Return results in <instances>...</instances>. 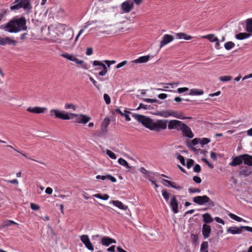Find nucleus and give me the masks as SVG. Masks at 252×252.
Wrapping results in <instances>:
<instances>
[{"label":"nucleus","instance_id":"b1692460","mask_svg":"<svg viewBox=\"0 0 252 252\" xmlns=\"http://www.w3.org/2000/svg\"><path fill=\"white\" fill-rule=\"evenodd\" d=\"M96 179H100L101 180H105L107 179L110 180L113 183H115L117 182L116 179L110 174H107L106 175H97L96 176Z\"/></svg>","mask_w":252,"mask_h":252},{"label":"nucleus","instance_id":"cd10ccee","mask_svg":"<svg viewBox=\"0 0 252 252\" xmlns=\"http://www.w3.org/2000/svg\"><path fill=\"white\" fill-rule=\"evenodd\" d=\"M110 120L108 118H105L103 120L101 126V130L102 132L105 133L107 131V126L109 125Z\"/></svg>","mask_w":252,"mask_h":252},{"label":"nucleus","instance_id":"a18cd8bd","mask_svg":"<svg viewBox=\"0 0 252 252\" xmlns=\"http://www.w3.org/2000/svg\"><path fill=\"white\" fill-rule=\"evenodd\" d=\"M160 115L164 118L169 117L171 116V110L161 111Z\"/></svg>","mask_w":252,"mask_h":252},{"label":"nucleus","instance_id":"7ed1b4c3","mask_svg":"<svg viewBox=\"0 0 252 252\" xmlns=\"http://www.w3.org/2000/svg\"><path fill=\"white\" fill-rule=\"evenodd\" d=\"M49 113L50 116L53 117L54 116L56 119H60L63 120H70L78 116L77 114L74 113H67L63 111L56 109H51Z\"/></svg>","mask_w":252,"mask_h":252},{"label":"nucleus","instance_id":"6e6d98bb","mask_svg":"<svg viewBox=\"0 0 252 252\" xmlns=\"http://www.w3.org/2000/svg\"><path fill=\"white\" fill-rule=\"evenodd\" d=\"M103 98L105 103L107 104H109L111 102V98L109 95L107 94H104L103 95Z\"/></svg>","mask_w":252,"mask_h":252},{"label":"nucleus","instance_id":"f704fd0d","mask_svg":"<svg viewBox=\"0 0 252 252\" xmlns=\"http://www.w3.org/2000/svg\"><path fill=\"white\" fill-rule=\"evenodd\" d=\"M202 38L207 39L211 42H214L217 41V38L214 34H210L208 35H203L201 37Z\"/></svg>","mask_w":252,"mask_h":252},{"label":"nucleus","instance_id":"6e6552de","mask_svg":"<svg viewBox=\"0 0 252 252\" xmlns=\"http://www.w3.org/2000/svg\"><path fill=\"white\" fill-rule=\"evenodd\" d=\"M168 121L167 120H159L154 122L152 130L159 132L166 128Z\"/></svg>","mask_w":252,"mask_h":252},{"label":"nucleus","instance_id":"c9c22d12","mask_svg":"<svg viewBox=\"0 0 252 252\" xmlns=\"http://www.w3.org/2000/svg\"><path fill=\"white\" fill-rule=\"evenodd\" d=\"M228 216L232 219L238 221V222H241L244 221L246 222V221L244 220L243 219L237 216V215L229 212L227 214Z\"/></svg>","mask_w":252,"mask_h":252},{"label":"nucleus","instance_id":"de8ad7c7","mask_svg":"<svg viewBox=\"0 0 252 252\" xmlns=\"http://www.w3.org/2000/svg\"><path fill=\"white\" fill-rule=\"evenodd\" d=\"M106 154L109 156L110 158L113 159H116L117 158V156L115 153L108 149L106 150Z\"/></svg>","mask_w":252,"mask_h":252},{"label":"nucleus","instance_id":"603ef678","mask_svg":"<svg viewBox=\"0 0 252 252\" xmlns=\"http://www.w3.org/2000/svg\"><path fill=\"white\" fill-rule=\"evenodd\" d=\"M210 142V140L207 138H200L199 143L202 146L209 143Z\"/></svg>","mask_w":252,"mask_h":252},{"label":"nucleus","instance_id":"a19ab883","mask_svg":"<svg viewBox=\"0 0 252 252\" xmlns=\"http://www.w3.org/2000/svg\"><path fill=\"white\" fill-rule=\"evenodd\" d=\"M6 147H9V148H12V149H13L15 151H16L17 152H18V153H19L21 154L23 156H24L25 157H26V158H28V159H31V160H33V161H37V162H39V163H41V164H44V165L45 164V163H44V162H42V161H37V160H35V159H33V158H30V157H28L26 154H23V153H22L20 151H18V150H16V149H14V148L12 146H11V145H7V146H6Z\"/></svg>","mask_w":252,"mask_h":252},{"label":"nucleus","instance_id":"ea45409f","mask_svg":"<svg viewBox=\"0 0 252 252\" xmlns=\"http://www.w3.org/2000/svg\"><path fill=\"white\" fill-rule=\"evenodd\" d=\"M118 162L121 165L125 167L126 169H130L128 162L124 158H120L118 159Z\"/></svg>","mask_w":252,"mask_h":252},{"label":"nucleus","instance_id":"49530a36","mask_svg":"<svg viewBox=\"0 0 252 252\" xmlns=\"http://www.w3.org/2000/svg\"><path fill=\"white\" fill-rule=\"evenodd\" d=\"M200 142V138H195L192 140L190 143H188L189 147H192V146H195L198 144Z\"/></svg>","mask_w":252,"mask_h":252},{"label":"nucleus","instance_id":"69168bd1","mask_svg":"<svg viewBox=\"0 0 252 252\" xmlns=\"http://www.w3.org/2000/svg\"><path fill=\"white\" fill-rule=\"evenodd\" d=\"M193 180L197 184H200L201 182V178L199 177L196 176H195L193 177Z\"/></svg>","mask_w":252,"mask_h":252},{"label":"nucleus","instance_id":"6ab92c4d","mask_svg":"<svg viewBox=\"0 0 252 252\" xmlns=\"http://www.w3.org/2000/svg\"><path fill=\"white\" fill-rule=\"evenodd\" d=\"M174 38L172 35L169 34H164L160 43V48H161L168 43L174 40Z\"/></svg>","mask_w":252,"mask_h":252},{"label":"nucleus","instance_id":"37998d69","mask_svg":"<svg viewBox=\"0 0 252 252\" xmlns=\"http://www.w3.org/2000/svg\"><path fill=\"white\" fill-rule=\"evenodd\" d=\"M94 196L103 200H108L109 198V196L107 194H105L103 195H102L101 194H95L94 195Z\"/></svg>","mask_w":252,"mask_h":252},{"label":"nucleus","instance_id":"423d86ee","mask_svg":"<svg viewBox=\"0 0 252 252\" xmlns=\"http://www.w3.org/2000/svg\"><path fill=\"white\" fill-rule=\"evenodd\" d=\"M61 56L66 60L75 62L78 64L81 65L82 67L84 69H88V66L87 63H84L82 60H80L72 54L64 53L61 54Z\"/></svg>","mask_w":252,"mask_h":252},{"label":"nucleus","instance_id":"680f3d73","mask_svg":"<svg viewBox=\"0 0 252 252\" xmlns=\"http://www.w3.org/2000/svg\"><path fill=\"white\" fill-rule=\"evenodd\" d=\"M193 169L194 172L199 173L201 171V167L199 164H196L193 167Z\"/></svg>","mask_w":252,"mask_h":252},{"label":"nucleus","instance_id":"052dcab7","mask_svg":"<svg viewBox=\"0 0 252 252\" xmlns=\"http://www.w3.org/2000/svg\"><path fill=\"white\" fill-rule=\"evenodd\" d=\"M188 191L190 193H193L195 192L199 193L201 191L200 189L195 188H189L188 189Z\"/></svg>","mask_w":252,"mask_h":252},{"label":"nucleus","instance_id":"79ce46f5","mask_svg":"<svg viewBox=\"0 0 252 252\" xmlns=\"http://www.w3.org/2000/svg\"><path fill=\"white\" fill-rule=\"evenodd\" d=\"M208 244L207 242H203L201 245L200 252H208Z\"/></svg>","mask_w":252,"mask_h":252},{"label":"nucleus","instance_id":"4be33fe9","mask_svg":"<svg viewBox=\"0 0 252 252\" xmlns=\"http://www.w3.org/2000/svg\"><path fill=\"white\" fill-rule=\"evenodd\" d=\"M252 171L250 167L247 166L242 167L240 168L239 175L240 176L247 177L252 174Z\"/></svg>","mask_w":252,"mask_h":252},{"label":"nucleus","instance_id":"c85d7f7f","mask_svg":"<svg viewBox=\"0 0 252 252\" xmlns=\"http://www.w3.org/2000/svg\"><path fill=\"white\" fill-rule=\"evenodd\" d=\"M244 163L249 166H252V156L243 154Z\"/></svg>","mask_w":252,"mask_h":252},{"label":"nucleus","instance_id":"5fc2aeb1","mask_svg":"<svg viewBox=\"0 0 252 252\" xmlns=\"http://www.w3.org/2000/svg\"><path fill=\"white\" fill-rule=\"evenodd\" d=\"M161 192L163 198L167 202L169 200V194L165 190H162Z\"/></svg>","mask_w":252,"mask_h":252},{"label":"nucleus","instance_id":"39448f33","mask_svg":"<svg viewBox=\"0 0 252 252\" xmlns=\"http://www.w3.org/2000/svg\"><path fill=\"white\" fill-rule=\"evenodd\" d=\"M21 8H23L26 12H30L32 9L31 0H21L18 3L10 6L11 10L19 9Z\"/></svg>","mask_w":252,"mask_h":252},{"label":"nucleus","instance_id":"4468645a","mask_svg":"<svg viewBox=\"0 0 252 252\" xmlns=\"http://www.w3.org/2000/svg\"><path fill=\"white\" fill-rule=\"evenodd\" d=\"M47 110L46 107H42L39 106H35L34 107H29L27 109V111L29 112L39 114H43Z\"/></svg>","mask_w":252,"mask_h":252},{"label":"nucleus","instance_id":"4c0bfd02","mask_svg":"<svg viewBox=\"0 0 252 252\" xmlns=\"http://www.w3.org/2000/svg\"><path fill=\"white\" fill-rule=\"evenodd\" d=\"M91 24L92 22L90 21H88L85 24V25L83 27L82 29L80 30L78 35L76 37V41L77 40V39H78L79 37L81 35V34L84 32V30L88 28L89 26L91 25Z\"/></svg>","mask_w":252,"mask_h":252},{"label":"nucleus","instance_id":"bf43d9fd","mask_svg":"<svg viewBox=\"0 0 252 252\" xmlns=\"http://www.w3.org/2000/svg\"><path fill=\"white\" fill-rule=\"evenodd\" d=\"M194 164V160L192 159H189L188 160L186 166L188 169H189Z\"/></svg>","mask_w":252,"mask_h":252},{"label":"nucleus","instance_id":"2eb2a0df","mask_svg":"<svg viewBox=\"0 0 252 252\" xmlns=\"http://www.w3.org/2000/svg\"><path fill=\"white\" fill-rule=\"evenodd\" d=\"M93 66H100L102 68V70L99 72L98 74L100 76H105L108 70L106 65L98 61H94L93 63Z\"/></svg>","mask_w":252,"mask_h":252},{"label":"nucleus","instance_id":"864d4df0","mask_svg":"<svg viewBox=\"0 0 252 252\" xmlns=\"http://www.w3.org/2000/svg\"><path fill=\"white\" fill-rule=\"evenodd\" d=\"M177 159L180 161V163L183 165L185 166L186 165L185 163V159L184 157L181 155H178L177 157Z\"/></svg>","mask_w":252,"mask_h":252},{"label":"nucleus","instance_id":"c756f323","mask_svg":"<svg viewBox=\"0 0 252 252\" xmlns=\"http://www.w3.org/2000/svg\"><path fill=\"white\" fill-rule=\"evenodd\" d=\"M112 203L115 206L121 210H126L128 209V206L127 205L124 204L122 202L119 200H113L112 201Z\"/></svg>","mask_w":252,"mask_h":252},{"label":"nucleus","instance_id":"09e8293b","mask_svg":"<svg viewBox=\"0 0 252 252\" xmlns=\"http://www.w3.org/2000/svg\"><path fill=\"white\" fill-rule=\"evenodd\" d=\"M64 108L65 109H72L73 111H75L76 107L75 105L72 103H66L64 105Z\"/></svg>","mask_w":252,"mask_h":252},{"label":"nucleus","instance_id":"774afa93","mask_svg":"<svg viewBox=\"0 0 252 252\" xmlns=\"http://www.w3.org/2000/svg\"><path fill=\"white\" fill-rule=\"evenodd\" d=\"M93 53V49L92 47L88 48L86 50V54L88 56H90Z\"/></svg>","mask_w":252,"mask_h":252},{"label":"nucleus","instance_id":"9b49d317","mask_svg":"<svg viewBox=\"0 0 252 252\" xmlns=\"http://www.w3.org/2000/svg\"><path fill=\"white\" fill-rule=\"evenodd\" d=\"M133 7V2L132 0H127L123 2L121 5L122 10L125 13L130 12Z\"/></svg>","mask_w":252,"mask_h":252},{"label":"nucleus","instance_id":"f257e3e1","mask_svg":"<svg viewBox=\"0 0 252 252\" xmlns=\"http://www.w3.org/2000/svg\"><path fill=\"white\" fill-rule=\"evenodd\" d=\"M26 21L25 18L22 17L11 20L7 23L3 27V30L8 32H18L27 29Z\"/></svg>","mask_w":252,"mask_h":252},{"label":"nucleus","instance_id":"58836bf2","mask_svg":"<svg viewBox=\"0 0 252 252\" xmlns=\"http://www.w3.org/2000/svg\"><path fill=\"white\" fill-rule=\"evenodd\" d=\"M203 221L207 223H211L213 221V219L211 215L208 213H205L203 215Z\"/></svg>","mask_w":252,"mask_h":252},{"label":"nucleus","instance_id":"2f4dec72","mask_svg":"<svg viewBox=\"0 0 252 252\" xmlns=\"http://www.w3.org/2000/svg\"><path fill=\"white\" fill-rule=\"evenodd\" d=\"M115 111L116 112L119 113L122 116L125 117L126 121H130L131 120V119L129 116L130 112L126 110H124V112H123L119 108L116 109Z\"/></svg>","mask_w":252,"mask_h":252},{"label":"nucleus","instance_id":"5701e85b","mask_svg":"<svg viewBox=\"0 0 252 252\" xmlns=\"http://www.w3.org/2000/svg\"><path fill=\"white\" fill-rule=\"evenodd\" d=\"M101 243L105 246H108L112 243H116V241L109 237H104L101 240Z\"/></svg>","mask_w":252,"mask_h":252},{"label":"nucleus","instance_id":"338daca9","mask_svg":"<svg viewBox=\"0 0 252 252\" xmlns=\"http://www.w3.org/2000/svg\"><path fill=\"white\" fill-rule=\"evenodd\" d=\"M126 63H127V61H124L122 62L121 63H118L116 65V68H120L122 67V66L125 65Z\"/></svg>","mask_w":252,"mask_h":252},{"label":"nucleus","instance_id":"f8f14e48","mask_svg":"<svg viewBox=\"0 0 252 252\" xmlns=\"http://www.w3.org/2000/svg\"><path fill=\"white\" fill-rule=\"evenodd\" d=\"M182 124L183 122L181 121L176 120H171L168 122V128L169 129H175L178 130L180 129Z\"/></svg>","mask_w":252,"mask_h":252},{"label":"nucleus","instance_id":"aec40b11","mask_svg":"<svg viewBox=\"0 0 252 252\" xmlns=\"http://www.w3.org/2000/svg\"><path fill=\"white\" fill-rule=\"evenodd\" d=\"M244 226H241L239 227L236 226H232L229 227L227 229V232L230 233L232 234H239L243 232V229H244L243 227Z\"/></svg>","mask_w":252,"mask_h":252},{"label":"nucleus","instance_id":"3c124183","mask_svg":"<svg viewBox=\"0 0 252 252\" xmlns=\"http://www.w3.org/2000/svg\"><path fill=\"white\" fill-rule=\"evenodd\" d=\"M232 78V77L231 76H220L219 79L221 81L227 82L230 81Z\"/></svg>","mask_w":252,"mask_h":252},{"label":"nucleus","instance_id":"a878e982","mask_svg":"<svg viewBox=\"0 0 252 252\" xmlns=\"http://www.w3.org/2000/svg\"><path fill=\"white\" fill-rule=\"evenodd\" d=\"M211 232V227L208 224H204L202 226V234L205 238H207L210 236Z\"/></svg>","mask_w":252,"mask_h":252},{"label":"nucleus","instance_id":"e433bc0d","mask_svg":"<svg viewBox=\"0 0 252 252\" xmlns=\"http://www.w3.org/2000/svg\"><path fill=\"white\" fill-rule=\"evenodd\" d=\"M203 91L202 90H197L195 89H191L189 94L190 95H198L203 94Z\"/></svg>","mask_w":252,"mask_h":252},{"label":"nucleus","instance_id":"13d9d810","mask_svg":"<svg viewBox=\"0 0 252 252\" xmlns=\"http://www.w3.org/2000/svg\"><path fill=\"white\" fill-rule=\"evenodd\" d=\"M201 160L204 162H205L210 168H214L213 164L211 163V162H210L206 158H202Z\"/></svg>","mask_w":252,"mask_h":252},{"label":"nucleus","instance_id":"c03bdc74","mask_svg":"<svg viewBox=\"0 0 252 252\" xmlns=\"http://www.w3.org/2000/svg\"><path fill=\"white\" fill-rule=\"evenodd\" d=\"M235 46V44L232 41H228L226 42L224 45V48L227 50H229L233 48Z\"/></svg>","mask_w":252,"mask_h":252},{"label":"nucleus","instance_id":"a211bd4d","mask_svg":"<svg viewBox=\"0 0 252 252\" xmlns=\"http://www.w3.org/2000/svg\"><path fill=\"white\" fill-rule=\"evenodd\" d=\"M64 38L61 39L62 41H67L72 39L74 35L73 30L67 27L64 32Z\"/></svg>","mask_w":252,"mask_h":252},{"label":"nucleus","instance_id":"4d7b16f0","mask_svg":"<svg viewBox=\"0 0 252 252\" xmlns=\"http://www.w3.org/2000/svg\"><path fill=\"white\" fill-rule=\"evenodd\" d=\"M142 99L148 103H156L158 101L157 99H152V98H143Z\"/></svg>","mask_w":252,"mask_h":252},{"label":"nucleus","instance_id":"9d476101","mask_svg":"<svg viewBox=\"0 0 252 252\" xmlns=\"http://www.w3.org/2000/svg\"><path fill=\"white\" fill-rule=\"evenodd\" d=\"M180 130L184 136L189 138H192L193 137L194 134L192 133L190 128L186 124L183 123L181 127H180Z\"/></svg>","mask_w":252,"mask_h":252},{"label":"nucleus","instance_id":"473e14b6","mask_svg":"<svg viewBox=\"0 0 252 252\" xmlns=\"http://www.w3.org/2000/svg\"><path fill=\"white\" fill-rule=\"evenodd\" d=\"M175 36L177 39H184L187 40H190L192 38L191 36L187 35L183 32L177 33Z\"/></svg>","mask_w":252,"mask_h":252},{"label":"nucleus","instance_id":"f03ea898","mask_svg":"<svg viewBox=\"0 0 252 252\" xmlns=\"http://www.w3.org/2000/svg\"><path fill=\"white\" fill-rule=\"evenodd\" d=\"M67 27L66 25L60 23L50 25L48 27V30L52 42L61 43L62 40L59 38H56V36L61 34L63 35Z\"/></svg>","mask_w":252,"mask_h":252},{"label":"nucleus","instance_id":"412c9836","mask_svg":"<svg viewBox=\"0 0 252 252\" xmlns=\"http://www.w3.org/2000/svg\"><path fill=\"white\" fill-rule=\"evenodd\" d=\"M78 116L76 117V122L79 124H86L90 120L91 118L89 116L85 115L84 114L77 115Z\"/></svg>","mask_w":252,"mask_h":252},{"label":"nucleus","instance_id":"8fccbe9b","mask_svg":"<svg viewBox=\"0 0 252 252\" xmlns=\"http://www.w3.org/2000/svg\"><path fill=\"white\" fill-rule=\"evenodd\" d=\"M90 80L93 83L94 85L99 90L101 88V85L99 84L92 77L89 75Z\"/></svg>","mask_w":252,"mask_h":252},{"label":"nucleus","instance_id":"f3484780","mask_svg":"<svg viewBox=\"0 0 252 252\" xmlns=\"http://www.w3.org/2000/svg\"><path fill=\"white\" fill-rule=\"evenodd\" d=\"M16 44H17V41L16 40H13L9 37L3 38V37H1L0 36V45L4 46L6 44L16 45Z\"/></svg>","mask_w":252,"mask_h":252},{"label":"nucleus","instance_id":"0e129e2a","mask_svg":"<svg viewBox=\"0 0 252 252\" xmlns=\"http://www.w3.org/2000/svg\"><path fill=\"white\" fill-rule=\"evenodd\" d=\"M170 186L172 188H174V189H177L180 190V189H182V187L181 186L176 185V183L174 182H172V184L170 185Z\"/></svg>","mask_w":252,"mask_h":252},{"label":"nucleus","instance_id":"e2e57ef3","mask_svg":"<svg viewBox=\"0 0 252 252\" xmlns=\"http://www.w3.org/2000/svg\"><path fill=\"white\" fill-rule=\"evenodd\" d=\"M188 90H189V88H186V87H184V88H178L176 92L179 94H181V93L185 92Z\"/></svg>","mask_w":252,"mask_h":252},{"label":"nucleus","instance_id":"7c9ffc66","mask_svg":"<svg viewBox=\"0 0 252 252\" xmlns=\"http://www.w3.org/2000/svg\"><path fill=\"white\" fill-rule=\"evenodd\" d=\"M252 34L246 32H240L235 35V38L238 40H243L249 38Z\"/></svg>","mask_w":252,"mask_h":252},{"label":"nucleus","instance_id":"1a4fd4ad","mask_svg":"<svg viewBox=\"0 0 252 252\" xmlns=\"http://www.w3.org/2000/svg\"><path fill=\"white\" fill-rule=\"evenodd\" d=\"M80 240L84 244L86 248L93 252L94 250V248L93 244L91 242L89 236L88 235H82L80 236Z\"/></svg>","mask_w":252,"mask_h":252},{"label":"nucleus","instance_id":"ddd939ff","mask_svg":"<svg viewBox=\"0 0 252 252\" xmlns=\"http://www.w3.org/2000/svg\"><path fill=\"white\" fill-rule=\"evenodd\" d=\"M178 205L179 203L176 196L173 195L170 199V206L174 214H177L179 212Z\"/></svg>","mask_w":252,"mask_h":252},{"label":"nucleus","instance_id":"dca6fc26","mask_svg":"<svg viewBox=\"0 0 252 252\" xmlns=\"http://www.w3.org/2000/svg\"><path fill=\"white\" fill-rule=\"evenodd\" d=\"M243 155H239L232 158V160L230 162L229 165L231 166L240 165L244 162Z\"/></svg>","mask_w":252,"mask_h":252},{"label":"nucleus","instance_id":"20e7f679","mask_svg":"<svg viewBox=\"0 0 252 252\" xmlns=\"http://www.w3.org/2000/svg\"><path fill=\"white\" fill-rule=\"evenodd\" d=\"M132 116L135 119L141 123L146 127L149 128L151 130H152L154 121L151 119L137 114H133Z\"/></svg>","mask_w":252,"mask_h":252},{"label":"nucleus","instance_id":"bb28decb","mask_svg":"<svg viewBox=\"0 0 252 252\" xmlns=\"http://www.w3.org/2000/svg\"><path fill=\"white\" fill-rule=\"evenodd\" d=\"M150 59V56L147 55L139 57L136 60L132 61V63H147Z\"/></svg>","mask_w":252,"mask_h":252},{"label":"nucleus","instance_id":"393cba45","mask_svg":"<svg viewBox=\"0 0 252 252\" xmlns=\"http://www.w3.org/2000/svg\"><path fill=\"white\" fill-rule=\"evenodd\" d=\"M171 116L181 120H184L186 119H190V117H184L183 113L182 112H179L174 110H171Z\"/></svg>","mask_w":252,"mask_h":252},{"label":"nucleus","instance_id":"0eeeda50","mask_svg":"<svg viewBox=\"0 0 252 252\" xmlns=\"http://www.w3.org/2000/svg\"><path fill=\"white\" fill-rule=\"evenodd\" d=\"M193 201L199 205H203L207 203L211 206L213 207L215 206L214 202L208 196L205 195L194 197L193 198Z\"/></svg>","mask_w":252,"mask_h":252},{"label":"nucleus","instance_id":"72a5a7b5","mask_svg":"<svg viewBox=\"0 0 252 252\" xmlns=\"http://www.w3.org/2000/svg\"><path fill=\"white\" fill-rule=\"evenodd\" d=\"M246 30L248 32L252 35V18L248 19L246 21Z\"/></svg>","mask_w":252,"mask_h":252}]
</instances>
